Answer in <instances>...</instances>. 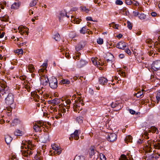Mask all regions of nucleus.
<instances>
[{
  "mask_svg": "<svg viewBox=\"0 0 160 160\" xmlns=\"http://www.w3.org/2000/svg\"><path fill=\"white\" fill-rule=\"evenodd\" d=\"M154 48L157 51L160 52V43L156 42L155 43Z\"/></svg>",
  "mask_w": 160,
  "mask_h": 160,
  "instance_id": "23",
  "label": "nucleus"
},
{
  "mask_svg": "<svg viewBox=\"0 0 160 160\" xmlns=\"http://www.w3.org/2000/svg\"><path fill=\"white\" fill-rule=\"evenodd\" d=\"M49 85L50 88L55 89L58 87V81L56 78L53 77L49 80Z\"/></svg>",
  "mask_w": 160,
  "mask_h": 160,
  "instance_id": "5",
  "label": "nucleus"
},
{
  "mask_svg": "<svg viewBox=\"0 0 160 160\" xmlns=\"http://www.w3.org/2000/svg\"><path fill=\"white\" fill-rule=\"evenodd\" d=\"M84 105V103L82 100L81 101V100L79 99L78 100H76L75 101V103H74L73 105L74 111L77 112L78 109V110L79 108L80 110L82 109V108L81 106H83Z\"/></svg>",
  "mask_w": 160,
  "mask_h": 160,
  "instance_id": "4",
  "label": "nucleus"
},
{
  "mask_svg": "<svg viewBox=\"0 0 160 160\" xmlns=\"http://www.w3.org/2000/svg\"><path fill=\"white\" fill-rule=\"evenodd\" d=\"M44 78H45L44 79H43V78H42V80H41V83L43 86H46L48 85V82L49 83V80L47 78H46L45 77ZM42 78H43V77Z\"/></svg>",
  "mask_w": 160,
  "mask_h": 160,
  "instance_id": "18",
  "label": "nucleus"
},
{
  "mask_svg": "<svg viewBox=\"0 0 160 160\" xmlns=\"http://www.w3.org/2000/svg\"><path fill=\"white\" fill-rule=\"evenodd\" d=\"M122 13L124 15H128L129 14V12L127 11L126 9H123Z\"/></svg>",
  "mask_w": 160,
  "mask_h": 160,
  "instance_id": "44",
  "label": "nucleus"
},
{
  "mask_svg": "<svg viewBox=\"0 0 160 160\" xmlns=\"http://www.w3.org/2000/svg\"><path fill=\"white\" fill-rule=\"evenodd\" d=\"M127 44L124 42H120L117 44V48L122 50L124 49L126 47Z\"/></svg>",
  "mask_w": 160,
  "mask_h": 160,
  "instance_id": "12",
  "label": "nucleus"
},
{
  "mask_svg": "<svg viewBox=\"0 0 160 160\" xmlns=\"http://www.w3.org/2000/svg\"><path fill=\"white\" fill-rule=\"evenodd\" d=\"M125 52L129 55H131V52L128 48L126 49L125 50Z\"/></svg>",
  "mask_w": 160,
  "mask_h": 160,
  "instance_id": "61",
  "label": "nucleus"
},
{
  "mask_svg": "<svg viewBox=\"0 0 160 160\" xmlns=\"http://www.w3.org/2000/svg\"><path fill=\"white\" fill-rule=\"evenodd\" d=\"M145 141L146 140L144 139H140L138 141L137 143L138 144H142L144 143Z\"/></svg>",
  "mask_w": 160,
  "mask_h": 160,
  "instance_id": "46",
  "label": "nucleus"
},
{
  "mask_svg": "<svg viewBox=\"0 0 160 160\" xmlns=\"http://www.w3.org/2000/svg\"><path fill=\"white\" fill-rule=\"evenodd\" d=\"M119 160H128L127 157L124 155H122L120 158H119Z\"/></svg>",
  "mask_w": 160,
  "mask_h": 160,
  "instance_id": "42",
  "label": "nucleus"
},
{
  "mask_svg": "<svg viewBox=\"0 0 160 160\" xmlns=\"http://www.w3.org/2000/svg\"><path fill=\"white\" fill-rule=\"evenodd\" d=\"M108 81V80L105 78L102 77L99 78V82L100 84L105 85L107 83Z\"/></svg>",
  "mask_w": 160,
  "mask_h": 160,
  "instance_id": "15",
  "label": "nucleus"
},
{
  "mask_svg": "<svg viewBox=\"0 0 160 160\" xmlns=\"http://www.w3.org/2000/svg\"><path fill=\"white\" fill-rule=\"evenodd\" d=\"M144 91L143 90L140 91L137 93L134 94V96H136L137 98H142L143 96Z\"/></svg>",
  "mask_w": 160,
  "mask_h": 160,
  "instance_id": "16",
  "label": "nucleus"
},
{
  "mask_svg": "<svg viewBox=\"0 0 160 160\" xmlns=\"http://www.w3.org/2000/svg\"><path fill=\"white\" fill-rule=\"evenodd\" d=\"M74 160H85V158L83 156L77 155Z\"/></svg>",
  "mask_w": 160,
  "mask_h": 160,
  "instance_id": "26",
  "label": "nucleus"
},
{
  "mask_svg": "<svg viewBox=\"0 0 160 160\" xmlns=\"http://www.w3.org/2000/svg\"><path fill=\"white\" fill-rule=\"evenodd\" d=\"M95 152L94 150L93 147H92L90 148V157L92 158V157L94 155Z\"/></svg>",
  "mask_w": 160,
  "mask_h": 160,
  "instance_id": "30",
  "label": "nucleus"
},
{
  "mask_svg": "<svg viewBox=\"0 0 160 160\" xmlns=\"http://www.w3.org/2000/svg\"><path fill=\"white\" fill-rule=\"evenodd\" d=\"M54 38L56 41H58L60 40V36L58 33L55 35Z\"/></svg>",
  "mask_w": 160,
  "mask_h": 160,
  "instance_id": "40",
  "label": "nucleus"
},
{
  "mask_svg": "<svg viewBox=\"0 0 160 160\" xmlns=\"http://www.w3.org/2000/svg\"><path fill=\"white\" fill-rule=\"evenodd\" d=\"M24 45L25 46H28V43L27 42H24L21 43L19 44L18 46L19 47H21V46Z\"/></svg>",
  "mask_w": 160,
  "mask_h": 160,
  "instance_id": "54",
  "label": "nucleus"
},
{
  "mask_svg": "<svg viewBox=\"0 0 160 160\" xmlns=\"http://www.w3.org/2000/svg\"><path fill=\"white\" fill-rule=\"evenodd\" d=\"M87 29L85 27H84L82 28L80 30V32L81 33L84 34L87 33Z\"/></svg>",
  "mask_w": 160,
  "mask_h": 160,
  "instance_id": "32",
  "label": "nucleus"
},
{
  "mask_svg": "<svg viewBox=\"0 0 160 160\" xmlns=\"http://www.w3.org/2000/svg\"><path fill=\"white\" fill-rule=\"evenodd\" d=\"M61 83L63 84H68L70 83V81L68 79H62L61 81Z\"/></svg>",
  "mask_w": 160,
  "mask_h": 160,
  "instance_id": "31",
  "label": "nucleus"
},
{
  "mask_svg": "<svg viewBox=\"0 0 160 160\" xmlns=\"http://www.w3.org/2000/svg\"><path fill=\"white\" fill-rule=\"evenodd\" d=\"M144 149L146 152L148 153L152 151V145L153 148L156 149H160V142L155 141L154 140H148L145 142L144 144Z\"/></svg>",
  "mask_w": 160,
  "mask_h": 160,
  "instance_id": "1",
  "label": "nucleus"
},
{
  "mask_svg": "<svg viewBox=\"0 0 160 160\" xmlns=\"http://www.w3.org/2000/svg\"><path fill=\"white\" fill-rule=\"evenodd\" d=\"M37 124H38L39 125L40 127H42L44 125V123L42 121H39L37 122Z\"/></svg>",
  "mask_w": 160,
  "mask_h": 160,
  "instance_id": "55",
  "label": "nucleus"
},
{
  "mask_svg": "<svg viewBox=\"0 0 160 160\" xmlns=\"http://www.w3.org/2000/svg\"><path fill=\"white\" fill-rule=\"evenodd\" d=\"M15 52L19 54H22L23 50L22 49H18L15 51Z\"/></svg>",
  "mask_w": 160,
  "mask_h": 160,
  "instance_id": "43",
  "label": "nucleus"
},
{
  "mask_svg": "<svg viewBox=\"0 0 160 160\" xmlns=\"http://www.w3.org/2000/svg\"><path fill=\"white\" fill-rule=\"evenodd\" d=\"M132 137L130 135H128L126 136L125 139V141L126 143H128V142H132Z\"/></svg>",
  "mask_w": 160,
  "mask_h": 160,
  "instance_id": "22",
  "label": "nucleus"
},
{
  "mask_svg": "<svg viewBox=\"0 0 160 160\" xmlns=\"http://www.w3.org/2000/svg\"><path fill=\"white\" fill-rule=\"evenodd\" d=\"M160 156V152L153 153L151 155L147 154L145 158L146 160H157Z\"/></svg>",
  "mask_w": 160,
  "mask_h": 160,
  "instance_id": "6",
  "label": "nucleus"
},
{
  "mask_svg": "<svg viewBox=\"0 0 160 160\" xmlns=\"http://www.w3.org/2000/svg\"><path fill=\"white\" fill-rule=\"evenodd\" d=\"M81 55V53L80 52H78L76 54V58L77 59H79L80 55Z\"/></svg>",
  "mask_w": 160,
  "mask_h": 160,
  "instance_id": "63",
  "label": "nucleus"
},
{
  "mask_svg": "<svg viewBox=\"0 0 160 160\" xmlns=\"http://www.w3.org/2000/svg\"><path fill=\"white\" fill-rule=\"evenodd\" d=\"M87 63L88 62L85 60H81L80 62L77 63V66L78 68H81L86 65Z\"/></svg>",
  "mask_w": 160,
  "mask_h": 160,
  "instance_id": "13",
  "label": "nucleus"
},
{
  "mask_svg": "<svg viewBox=\"0 0 160 160\" xmlns=\"http://www.w3.org/2000/svg\"><path fill=\"white\" fill-rule=\"evenodd\" d=\"M156 132V133L157 134L158 132V129L154 126H152L148 131V132L155 133Z\"/></svg>",
  "mask_w": 160,
  "mask_h": 160,
  "instance_id": "21",
  "label": "nucleus"
},
{
  "mask_svg": "<svg viewBox=\"0 0 160 160\" xmlns=\"http://www.w3.org/2000/svg\"><path fill=\"white\" fill-rule=\"evenodd\" d=\"M127 155L128 156V158H129V160H133V156H134L132 155H131L130 153H127Z\"/></svg>",
  "mask_w": 160,
  "mask_h": 160,
  "instance_id": "57",
  "label": "nucleus"
},
{
  "mask_svg": "<svg viewBox=\"0 0 160 160\" xmlns=\"http://www.w3.org/2000/svg\"><path fill=\"white\" fill-rule=\"evenodd\" d=\"M24 28H26V27H24L23 26H20L18 28V30L19 31V32L21 34H22V32Z\"/></svg>",
  "mask_w": 160,
  "mask_h": 160,
  "instance_id": "41",
  "label": "nucleus"
},
{
  "mask_svg": "<svg viewBox=\"0 0 160 160\" xmlns=\"http://www.w3.org/2000/svg\"><path fill=\"white\" fill-rule=\"evenodd\" d=\"M37 0H33L30 3V7H33L35 6L37 4Z\"/></svg>",
  "mask_w": 160,
  "mask_h": 160,
  "instance_id": "34",
  "label": "nucleus"
},
{
  "mask_svg": "<svg viewBox=\"0 0 160 160\" xmlns=\"http://www.w3.org/2000/svg\"><path fill=\"white\" fill-rule=\"evenodd\" d=\"M132 1L131 0H126V3L128 5H130L132 4Z\"/></svg>",
  "mask_w": 160,
  "mask_h": 160,
  "instance_id": "59",
  "label": "nucleus"
},
{
  "mask_svg": "<svg viewBox=\"0 0 160 160\" xmlns=\"http://www.w3.org/2000/svg\"><path fill=\"white\" fill-rule=\"evenodd\" d=\"M40 126L38 124H36L33 127V129L36 132L41 131Z\"/></svg>",
  "mask_w": 160,
  "mask_h": 160,
  "instance_id": "28",
  "label": "nucleus"
},
{
  "mask_svg": "<svg viewBox=\"0 0 160 160\" xmlns=\"http://www.w3.org/2000/svg\"><path fill=\"white\" fill-rule=\"evenodd\" d=\"M127 27L130 30L132 29V24L129 21H127Z\"/></svg>",
  "mask_w": 160,
  "mask_h": 160,
  "instance_id": "49",
  "label": "nucleus"
},
{
  "mask_svg": "<svg viewBox=\"0 0 160 160\" xmlns=\"http://www.w3.org/2000/svg\"><path fill=\"white\" fill-rule=\"evenodd\" d=\"M25 29H26V28H24V29H23L22 32V35H23L24 33H26V34L28 35V32H27L26 30H25Z\"/></svg>",
  "mask_w": 160,
  "mask_h": 160,
  "instance_id": "62",
  "label": "nucleus"
},
{
  "mask_svg": "<svg viewBox=\"0 0 160 160\" xmlns=\"http://www.w3.org/2000/svg\"><path fill=\"white\" fill-rule=\"evenodd\" d=\"M21 5V2H17L14 3L11 6V8L13 9H18Z\"/></svg>",
  "mask_w": 160,
  "mask_h": 160,
  "instance_id": "14",
  "label": "nucleus"
},
{
  "mask_svg": "<svg viewBox=\"0 0 160 160\" xmlns=\"http://www.w3.org/2000/svg\"><path fill=\"white\" fill-rule=\"evenodd\" d=\"M132 4L135 6H138L139 5V3L138 2L134 0L132 1Z\"/></svg>",
  "mask_w": 160,
  "mask_h": 160,
  "instance_id": "56",
  "label": "nucleus"
},
{
  "mask_svg": "<svg viewBox=\"0 0 160 160\" xmlns=\"http://www.w3.org/2000/svg\"><path fill=\"white\" fill-rule=\"evenodd\" d=\"M111 27H112L113 28L118 29V28L119 26V25L118 24H116L114 22H112V23L111 24V25L110 26Z\"/></svg>",
  "mask_w": 160,
  "mask_h": 160,
  "instance_id": "37",
  "label": "nucleus"
},
{
  "mask_svg": "<svg viewBox=\"0 0 160 160\" xmlns=\"http://www.w3.org/2000/svg\"><path fill=\"white\" fill-rule=\"evenodd\" d=\"M92 63L95 65H98V61L94 58H92L91 59Z\"/></svg>",
  "mask_w": 160,
  "mask_h": 160,
  "instance_id": "50",
  "label": "nucleus"
},
{
  "mask_svg": "<svg viewBox=\"0 0 160 160\" xmlns=\"http://www.w3.org/2000/svg\"><path fill=\"white\" fill-rule=\"evenodd\" d=\"M81 21V19L76 18L74 20V23L79 24L80 23Z\"/></svg>",
  "mask_w": 160,
  "mask_h": 160,
  "instance_id": "52",
  "label": "nucleus"
},
{
  "mask_svg": "<svg viewBox=\"0 0 160 160\" xmlns=\"http://www.w3.org/2000/svg\"><path fill=\"white\" fill-rule=\"evenodd\" d=\"M156 98L157 100V102L158 103L160 100V90L157 92V95L156 96Z\"/></svg>",
  "mask_w": 160,
  "mask_h": 160,
  "instance_id": "35",
  "label": "nucleus"
},
{
  "mask_svg": "<svg viewBox=\"0 0 160 160\" xmlns=\"http://www.w3.org/2000/svg\"><path fill=\"white\" fill-rule=\"evenodd\" d=\"M138 17L141 20H143L145 19L146 17V15L143 13H141V14H140Z\"/></svg>",
  "mask_w": 160,
  "mask_h": 160,
  "instance_id": "33",
  "label": "nucleus"
},
{
  "mask_svg": "<svg viewBox=\"0 0 160 160\" xmlns=\"http://www.w3.org/2000/svg\"><path fill=\"white\" fill-rule=\"evenodd\" d=\"M5 140L7 144H9L12 140V138L9 135L5 136Z\"/></svg>",
  "mask_w": 160,
  "mask_h": 160,
  "instance_id": "17",
  "label": "nucleus"
},
{
  "mask_svg": "<svg viewBox=\"0 0 160 160\" xmlns=\"http://www.w3.org/2000/svg\"><path fill=\"white\" fill-rule=\"evenodd\" d=\"M10 106L11 105L8 106L7 108V110L9 111H11L12 110V109L13 108H15L14 106L12 107V106Z\"/></svg>",
  "mask_w": 160,
  "mask_h": 160,
  "instance_id": "58",
  "label": "nucleus"
},
{
  "mask_svg": "<svg viewBox=\"0 0 160 160\" xmlns=\"http://www.w3.org/2000/svg\"><path fill=\"white\" fill-rule=\"evenodd\" d=\"M50 108L51 110H52L53 112H57V111L58 110V108L57 107H53L52 106H51Z\"/></svg>",
  "mask_w": 160,
  "mask_h": 160,
  "instance_id": "60",
  "label": "nucleus"
},
{
  "mask_svg": "<svg viewBox=\"0 0 160 160\" xmlns=\"http://www.w3.org/2000/svg\"><path fill=\"white\" fill-rule=\"evenodd\" d=\"M59 15V18L60 19H61L62 17L65 16L68 18H69V16L67 14V13L65 10L61 11L60 12Z\"/></svg>",
  "mask_w": 160,
  "mask_h": 160,
  "instance_id": "19",
  "label": "nucleus"
},
{
  "mask_svg": "<svg viewBox=\"0 0 160 160\" xmlns=\"http://www.w3.org/2000/svg\"><path fill=\"white\" fill-rule=\"evenodd\" d=\"M21 148L23 149L21 150V152H22L23 155L26 157H30L32 154V150L33 149V147L29 145H23L21 146Z\"/></svg>",
  "mask_w": 160,
  "mask_h": 160,
  "instance_id": "2",
  "label": "nucleus"
},
{
  "mask_svg": "<svg viewBox=\"0 0 160 160\" xmlns=\"http://www.w3.org/2000/svg\"><path fill=\"white\" fill-rule=\"evenodd\" d=\"M83 118L82 117L79 116L76 118V120L79 123H82L83 121Z\"/></svg>",
  "mask_w": 160,
  "mask_h": 160,
  "instance_id": "38",
  "label": "nucleus"
},
{
  "mask_svg": "<svg viewBox=\"0 0 160 160\" xmlns=\"http://www.w3.org/2000/svg\"><path fill=\"white\" fill-rule=\"evenodd\" d=\"M81 8L82 10L83 11H84L87 13L89 11V9L88 8H86L85 7H81Z\"/></svg>",
  "mask_w": 160,
  "mask_h": 160,
  "instance_id": "51",
  "label": "nucleus"
},
{
  "mask_svg": "<svg viewBox=\"0 0 160 160\" xmlns=\"http://www.w3.org/2000/svg\"><path fill=\"white\" fill-rule=\"evenodd\" d=\"M86 42L84 41H82L76 46V49L78 51L82 49L85 46Z\"/></svg>",
  "mask_w": 160,
  "mask_h": 160,
  "instance_id": "11",
  "label": "nucleus"
},
{
  "mask_svg": "<svg viewBox=\"0 0 160 160\" xmlns=\"http://www.w3.org/2000/svg\"><path fill=\"white\" fill-rule=\"evenodd\" d=\"M0 19L2 21L7 22L9 19V17L7 15H5L3 17H0Z\"/></svg>",
  "mask_w": 160,
  "mask_h": 160,
  "instance_id": "27",
  "label": "nucleus"
},
{
  "mask_svg": "<svg viewBox=\"0 0 160 160\" xmlns=\"http://www.w3.org/2000/svg\"><path fill=\"white\" fill-rule=\"evenodd\" d=\"M52 102L55 104H58L60 102V100L57 98H55L52 100Z\"/></svg>",
  "mask_w": 160,
  "mask_h": 160,
  "instance_id": "39",
  "label": "nucleus"
},
{
  "mask_svg": "<svg viewBox=\"0 0 160 160\" xmlns=\"http://www.w3.org/2000/svg\"><path fill=\"white\" fill-rule=\"evenodd\" d=\"M151 69L155 71L160 70V60L154 61L151 65Z\"/></svg>",
  "mask_w": 160,
  "mask_h": 160,
  "instance_id": "7",
  "label": "nucleus"
},
{
  "mask_svg": "<svg viewBox=\"0 0 160 160\" xmlns=\"http://www.w3.org/2000/svg\"><path fill=\"white\" fill-rule=\"evenodd\" d=\"M119 106L118 103H117L116 102H112L111 104V107L112 108H115Z\"/></svg>",
  "mask_w": 160,
  "mask_h": 160,
  "instance_id": "45",
  "label": "nucleus"
},
{
  "mask_svg": "<svg viewBox=\"0 0 160 160\" xmlns=\"http://www.w3.org/2000/svg\"><path fill=\"white\" fill-rule=\"evenodd\" d=\"M108 58L107 59V62L111 63H112L114 59L113 56L111 54L109 55V56L108 57Z\"/></svg>",
  "mask_w": 160,
  "mask_h": 160,
  "instance_id": "25",
  "label": "nucleus"
},
{
  "mask_svg": "<svg viewBox=\"0 0 160 160\" xmlns=\"http://www.w3.org/2000/svg\"><path fill=\"white\" fill-rule=\"evenodd\" d=\"M115 3L117 5H121L122 4L123 2L120 0H116Z\"/></svg>",
  "mask_w": 160,
  "mask_h": 160,
  "instance_id": "53",
  "label": "nucleus"
},
{
  "mask_svg": "<svg viewBox=\"0 0 160 160\" xmlns=\"http://www.w3.org/2000/svg\"><path fill=\"white\" fill-rule=\"evenodd\" d=\"M97 43L99 44H102L103 43V40L102 38H99L97 40Z\"/></svg>",
  "mask_w": 160,
  "mask_h": 160,
  "instance_id": "47",
  "label": "nucleus"
},
{
  "mask_svg": "<svg viewBox=\"0 0 160 160\" xmlns=\"http://www.w3.org/2000/svg\"><path fill=\"white\" fill-rule=\"evenodd\" d=\"M28 69L31 73H32L34 71L35 68L32 64H29L28 66Z\"/></svg>",
  "mask_w": 160,
  "mask_h": 160,
  "instance_id": "24",
  "label": "nucleus"
},
{
  "mask_svg": "<svg viewBox=\"0 0 160 160\" xmlns=\"http://www.w3.org/2000/svg\"><path fill=\"white\" fill-rule=\"evenodd\" d=\"M7 97L5 98V102L8 106L12 105L14 102V95L11 93H9Z\"/></svg>",
  "mask_w": 160,
  "mask_h": 160,
  "instance_id": "3",
  "label": "nucleus"
},
{
  "mask_svg": "<svg viewBox=\"0 0 160 160\" xmlns=\"http://www.w3.org/2000/svg\"><path fill=\"white\" fill-rule=\"evenodd\" d=\"M52 149L54 150L53 152L54 155H56L57 154L59 155L62 152V150L56 144H54L52 145Z\"/></svg>",
  "mask_w": 160,
  "mask_h": 160,
  "instance_id": "8",
  "label": "nucleus"
},
{
  "mask_svg": "<svg viewBox=\"0 0 160 160\" xmlns=\"http://www.w3.org/2000/svg\"><path fill=\"white\" fill-rule=\"evenodd\" d=\"M14 134L15 136H21L22 134V132L19 130L17 129L14 132Z\"/></svg>",
  "mask_w": 160,
  "mask_h": 160,
  "instance_id": "29",
  "label": "nucleus"
},
{
  "mask_svg": "<svg viewBox=\"0 0 160 160\" xmlns=\"http://www.w3.org/2000/svg\"><path fill=\"white\" fill-rule=\"evenodd\" d=\"M78 132L79 131L78 130H75L74 133L71 135V136L69 137V139L70 140H72L74 138L75 140H78L79 138Z\"/></svg>",
  "mask_w": 160,
  "mask_h": 160,
  "instance_id": "10",
  "label": "nucleus"
},
{
  "mask_svg": "<svg viewBox=\"0 0 160 160\" xmlns=\"http://www.w3.org/2000/svg\"><path fill=\"white\" fill-rule=\"evenodd\" d=\"M100 156L101 160H106V158L103 154L101 153L100 154Z\"/></svg>",
  "mask_w": 160,
  "mask_h": 160,
  "instance_id": "48",
  "label": "nucleus"
},
{
  "mask_svg": "<svg viewBox=\"0 0 160 160\" xmlns=\"http://www.w3.org/2000/svg\"><path fill=\"white\" fill-rule=\"evenodd\" d=\"M48 136L47 134H44L41 137V139L42 142L45 143L48 141Z\"/></svg>",
  "mask_w": 160,
  "mask_h": 160,
  "instance_id": "20",
  "label": "nucleus"
},
{
  "mask_svg": "<svg viewBox=\"0 0 160 160\" xmlns=\"http://www.w3.org/2000/svg\"><path fill=\"white\" fill-rule=\"evenodd\" d=\"M117 137L116 134L114 133H111L108 135L107 137L108 141L109 142H113L117 139Z\"/></svg>",
  "mask_w": 160,
  "mask_h": 160,
  "instance_id": "9",
  "label": "nucleus"
},
{
  "mask_svg": "<svg viewBox=\"0 0 160 160\" xmlns=\"http://www.w3.org/2000/svg\"><path fill=\"white\" fill-rule=\"evenodd\" d=\"M34 97L35 98H37V101L38 102V100L40 98V97L38 94H35Z\"/></svg>",
  "mask_w": 160,
  "mask_h": 160,
  "instance_id": "64",
  "label": "nucleus"
},
{
  "mask_svg": "<svg viewBox=\"0 0 160 160\" xmlns=\"http://www.w3.org/2000/svg\"><path fill=\"white\" fill-rule=\"evenodd\" d=\"M19 122V120L18 119H15L13 120L12 121V123L11 124V125L14 126L16 125Z\"/></svg>",
  "mask_w": 160,
  "mask_h": 160,
  "instance_id": "36",
  "label": "nucleus"
}]
</instances>
